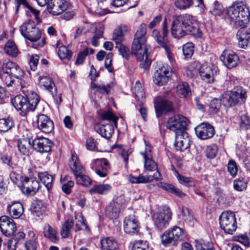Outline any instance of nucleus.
Instances as JSON below:
<instances>
[{
  "instance_id": "6e6552de",
  "label": "nucleus",
  "mask_w": 250,
  "mask_h": 250,
  "mask_svg": "<svg viewBox=\"0 0 250 250\" xmlns=\"http://www.w3.org/2000/svg\"><path fill=\"white\" fill-rule=\"evenodd\" d=\"M183 229L175 226L166 231L161 237L162 244L167 247L170 245L176 246L184 238Z\"/></svg>"
},
{
  "instance_id": "5701e85b",
  "label": "nucleus",
  "mask_w": 250,
  "mask_h": 250,
  "mask_svg": "<svg viewBox=\"0 0 250 250\" xmlns=\"http://www.w3.org/2000/svg\"><path fill=\"white\" fill-rule=\"evenodd\" d=\"M66 0H50L47 6L48 12L53 15H58L66 10Z\"/></svg>"
},
{
  "instance_id": "c756f323",
  "label": "nucleus",
  "mask_w": 250,
  "mask_h": 250,
  "mask_svg": "<svg viewBox=\"0 0 250 250\" xmlns=\"http://www.w3.org/2000/svg\"><path fill=\"white\" fill-rule=\"evenodd\" d=\"M7 208L9 214L13 218H19L24 211L23 205L20 202H13L8 205Z\"/></svg>"
},
{
  "instance_id": "473e14b6",
  "label": "nucleus",
  "mask_w": 250,
  "mask_h": 250,
  "mask_svg": "<svg viewBox=\"0 0 250 250\" xmlns=\"http://www.w3.org/2000/svg\"><path fill=\"white\" fill-rule=\"evenodd\" d=\"M123 198L122 197H118L115 200L111 202L109 206L107 208V211L111 213V214L109 215L111 217L113 218L117 216L122 205L121 202Z\"/></svg>"
},
{
  "instance_id": "de8ad7c7",
  "label": "nucleus",
  "mask_w": 250,
  "mask_h": 250,
  "mask_svg": "<svg viewBox=\"0 0 250 250\" xmlns=\"http://www.w3.org/2000/svg\"><path fill=\"white\" fill-rule=\"evenodd\" d=\"M74 225L73 221L71 219H68L65 221L62 226L61 231V234L63 238H67L68 237L70 229Z\"/></svg>"
},
{
  "instance_id": "72a5a7b5",
  "label": "nucleus",
  "mask_w": 250,
  "mask_h": 250,
  "mask_svg": "<svg viewBox=\"0 0 250 250\" xmlns=\"http://www.w3.org/2000/svg\"><path fill=\"white\" fill-rule=\"evenodd\" d=\"M141 154L143 156L145 160L144 166L145 169L149 171L157 170V164L150 158L151 157L150 149L147 151L146 149V151L144 153H141Z\"/></svg>"
},
{
  "instance_id": "603ef678",
  "label": "nucleus",
  "mask_w": 250,
  "mask_h": 250,
  "mask_svg": "<svg viewBox=\"0 0 250 250\" xmlns=\"http://www.w3.org/2000/svg\"><path fill=\"white\" fill-rule=\"evenodd\" d=\"M68 177L67 176H65L63 179H61V182L62 183V190L66 194H69L71 192V188L74 186V183L73 181L68 180Z\"/></svg>"
},
{
  "instance_id": "dca6fc26",
  "label": "nucleus",
  "mask_w": 250,
  "mask_h": 250,
  "mask_svg": "<svg viewBox=\"0 0 250 250\" xmlns=\"http://www.w3.org/2000/svg\"><path fill=\"white\" fill-rule=\"evenodd\" d=\"M220 60L229 69L237 66L240 62L238 56L234 51L229 50L223 51L220 56Z\"/></svg>"
},
{
  "instance_id": "aec40b11",
  "label": "nucleus",
  "mask_w": 250,
  "mask_h": 250,
  "mask_svg": "<svg viewBox=\"0 0 250 250\" xmlns=\"http://www.w3.org/2000/svg\"><path fill=\"white\" fill-rule=\"evenodd\" d=\"M27 34L26 39L32 42V46L33 48H38L42 47L46 43L45 39L42 35V31L37 27L34 28L29 34Z\"/></svg>"
},
{
  "instance_id": "2f4dec72",
  "label": "nucleus",
  "mask_w": 250,
  "mask_h": 250,
  "mask_svg": "<svg viewBox=\"0 0 250 250\" xmlns=\"http://www.w3.org/2000/svg\"><path fill=\"white\" fill-rule=\"evenodd\" d=\"M102 250H119L117 241L113 237H107L101 239Z\"/></svg>"
},
{
  "instance_id": "a19ab883",
  "label": "nucleus",
  "mask_w": 250,
  "mask_h": 250,
  "mask_svg": "<svg viewBox=\"0 0 250 250\" xmlns=\"http://www.w3.org/2000/svg\"><path fill=\"white\" fill-rule=\"evenodd\" d=\"M37 26L34 21L29 20L23 23L20 28V31L21 34L25 38H26L27 34H29V32L32 31L34 28H36Z\"/></svg>"
},
{
  "instance_id": "c9c22d12",
  "label": "nucleus",
  "mask_w": 250,
  "mask_h": 250,
  "mask_svg": "<svg viewBox=\"0 0 250 250\" xmlns=\"http://www.w3.org/2000/svg\"><path fill=\"white\" fill-rule=\"evenodd\" d=\"M157 186L169 192H170L172 194H175V195L179 197L180 198H183L185 196L184 193H183L182 191H181L179 189L176 188L173 185L163 183V182H159L157 183Z\"/></svg>"
},
{
  "instance_id": "680f3d73",
  "label": "nucleus",
  "mask_w": 250,
  "mask_h": 250,
  "mask_svg": "<svg viewBox=\"0 0 250 250\" xmlns=\"http://www.w3.org/2000/svg\"><path fill=\"white\" fill-rule=\"evenodd\" d=\"M90 86L93 90L102 94H108L109 92V90L107 88V87L103 83L98 84L92 83Z\"/></svg>"
},
{
  "instance_id": "39448f33",
  "label": "nucleus",
  "mask_w": 250,
  "mask_h": 250,
  "mask_svg": "<svg viewBox=\"0 0 250 250\" xmlns=\"http://www.w3.org/2000/svg\"><path fill=\"white\" fill-rule=\"evenodd\" d=\"M69 166L71 171L75 176L77 184L88 187L92 184V180L87 175L83 174L85 169L78 158L75 152L71 153Z\"/></svg>"
},
{
  "instance_id": "09e8293b",
  "label": "nucleus",
  "mask_w": 250,
  "mask_h": 250,
  "mask_svg": "<svg viewBox=\"0 0 250 250\" xmlns=\"http://www.w3.org/2000/svg\"><path fill=\"white\" fill-rule=\"evenodd\" d=\"M153 79V82L156 84L162 86L166 84L169 81L170 78L168 76H164V75L161 74H160L158 72H155Z\"/></svg>"
},
{
  "instance_id": "bf43d9fd",
  "label": "nucleus",
  "mask_w": 250,
  "mask_h": 250,
  "mask_svg": "<svg viewBox=\"0 0 250 250\" xmlns=\"http://www.w3.org/2000/svg\"><path fill=\"white\" fill-rule=\"evenodd\" d=\"M58 55L61 60L67 59L70 60L71 58V53L65 46H61L58 50Z\"/></svg>"
},
{
  "instance_id": "6e6d98bb",
  "label": "nucleus",
  "mask_w": 250,
  "mask_h": 250,
  "mask_svg": "<svg viewBox=\"0 0 250 250\" xmlns=\"http://www.w3.org/2000/svg\"><path fill=\"white\" fill-rule=\"evenodd\" d=\"M175 6L180 10H185L189 8L193 5L192 0H176Z\"/></svg>"
},
{
  "instance_id": "3c124183",
  "label": "nucleus",
  "mask_w": 250,
  "mask_h": 250,
  "mask_svg": "<svg viewBox=\"0 0 250 250\" xmlns=\"http://www.w3.org/2000/svg\"><path fill=\"white\" fill-rule=\"evenodd\" d=\"M155 72H158L159 74L164 75V76H168L170 78L172 75V69L170 66L167 64H160Z\"/></svg>"
},
{
  "instance_id": "4d7b16f0",
  "label": "nucleus",
  "mask_w": 250,
  "mask_h": 250,
  "mask_svg": "<svg viewBox=\"0 0 250 250\" xmlns=\"http://www.w3.org/2000/svg\"><path fill=\"white\" fill-rule=\"evenodd\" d=\"M12 77L8 72H6V71H3L2 69V71L0 72V78L7 86H11L13 83L14 80Z\"/></svg>"
},
{
  "instance_id": "052dcab7",
  "label": "nucleus",
  "mask_w": 250,
  "mask_h": 250,
  "mask_svg": "<svg viewBox=\"0 0 250 250\" xmlns=\"http://www.w3.org/2000/svg\"><path fill=\"white\" fill-rule=\"evenodd\" d=\"M183 54L187 58H190L194 52V45L191 42H188L183 46Z\"/></svg>"
},
{
  "instance_id": "5fc2aeb1",
  "label": "nucleus",
  "mask_w": 250,
  "mask_h": 250,
  "mask_svg": "<svg viewBox=\"0 0 250 250\" xmlns=\"http://www.w3.org/2000/svg\"><path fill=\"white\" fill-rule=\"evenodd\" d=\"M176 176L179 182L183 185L187 187H192L194 185V183L191 177H186L178 173H177Z\"/></svg>"
},
{
  "instance_id": "7ed1b4c3",
  "label": "nucleus",
  "mask_w": 250,
  "mask_h": 250,
  "mask_svg": "<svg viewBox=\"0 0 250 250\" xmlns=\"http://www.w3.org/2000/svg\"><path fill=\"white\" fill-rule=\"evenodd\" d=\"M197 19L192 15L185 14L177 16L172 22L171 35L174 38H181L187 35L189 24H197Z\"/></svg>"
},
{
  "instance_id": "774afa93",
  "label": "nucleus",
  "mask_w": 250,
  "mask_h": 250,
  "mask_svg": "<svg viewBox=\"0 0 250 250\" xmlns=\"http://www.w3.org/2000/svg\"><path fill=\"white\" fill-rule=\"evenodd\" d=\"M37 246V237L35 236L32 239L27 241L25 243V247L27 250H36Z\"/></svg>"
},
{
  "instance_id": "f704fd0d",
  "label": "nucleus",
  "mask_w": 250,
  "mask_h": 250,
  "mask_svg": "<svg viewBox=\"0 0 250 250\" xmlns=\"http://www.w3.org/2000/svg\"><path fill=\"white\" fill-rule=\"evenodd\" d=\"M112 187L108 184H103L94 185L90 190L91 194L98 193L101 195H105L111 191Z\"/></svg>"
},
{
  "instance_id": "37998d69",
  "label": "nucleus",
  "mask_w": 250,
  "mask_h": 250,
  "mask_svg": "<svg viewBox=\"0 0 250 250\" xmlns=\"http://www.w3.org/2000/svg\"><path fill=\"white\" fill-rule=\"evenodd\" d=\"M128 180L133 184L147 183L151 182V177L142 174L138 176L130 175L128 177Z\"/></svg>"
},
{
  "instance_id": "393cba45",
  "label": "nucleus",
  "mask_w": 250,
  "mask_h": 250,
  "mask_svg": "<svg viewBox=\"0 0 250 250\" xmlns=\"http://www.w3.org/2000/svg\"><path fill=\"white\" fill-rule=\"evenodd\" d=\"M3 71H6L13 77L21 79L24 75L23 71L16 63L10 61H5L2 67Z\"/></svg>"
},
{
  "instance_id": "4be33fe9",
  "label": "nucleus",
  "mask_w": 250,
  "mask_h": 250,
  "mask_svg": "<svg viewBox=\"0 0 250 250\" xmlns=\"http://www.w3.org/2000/svg\"><path fill=\"white\" fill-rule=\"evenodd\" d=\"M197 136L202 140L212 138L215 133L213 127L207 123H202L195 128Z\"/></svg>"
},
{
  "instance_id": "a18cd8bd",
  "label": "nucleus",
  "mask_w": 250,
  "mask_h": 250,
  "mask_svg": "<svg viewBox=\"0 0 250 250\" xmlns=\"http://www.w3.org/2000/svg\"><path fill=\"white\" fill-rule=\"evenodd\" d=\"M4 50L6 54L12 57H16L18 53V48L12 41H8L6 43Z\"/></svg>"
},
{
  "instance_id": "b1692460",
  "label": "nucleus",
  "mask_w": 250,
  "mask_h": 250,
  "mask_svg": "<svg viewBox=\"0 0 250 250\" xmlns=\"http://www.w3.org/2000/svg\"><path fill=\"white\" fill-rule=\"evenodd\" d=\"M189 138L188 133L185 131L175 134V142L174 146L179 151H183L188 149L189 146Z\"/></svg>"
},
{
  "instance_id": "bb28decb",
  "label": "nucleus",
  "mask_w": 250,
  "mask_h": 250,
  "mask_svg": "<svg viewBox=\"0 0 250 250\" xmlns=\"http://www.w3.org/2000/svg\"><path fill=\"white\" fill-rule=\"evenodd\" d=\"M240 27L237 33L238 45L240 48H246L250 46V28Z\"/></svg>"
},
{
  "instance_id": "2eb2a0df",
  "label": "nucleus",
  "mask_w": 250,
  "mask_h": 250,
  "mask_svg": "<svg viewBox=\"0 0 250 250\" xmlns=\"http://www.w3.org/2000/svg\"><path fill=\"white\" fill-rule=\"evenodd\" d=\"M39 188L40 183L35 178L26 177L22 181L21 189L24 194L34 195L38 191Z\"/></svg>"
},
{
  "instance_id": "1a4fd4ad",
  "label": "nucleus",
  "mask_w": 250,
  "mask_h": 250,
  "mask_svg": "<svg viewBox=\"0 0 250 250\" xmlns=\"http://www.w3.org/2000/svg\"><path fill=\"white\" fill-rule=\"evenodd\" d=\"M193 67L198 70L201 79L208 83H212L215 77L219 74V70L216 66L212 64L200 65L198 62H194L192 64Z\"/></svg>"
},
{
  "instance_id": "49530a36",
  "label": "nucleus",
  "mask_w": 250,
  "mask_h": 250,
  "mask_svg": "<svg viewBox=\"0 0 250 250\" xmlns=\"http://www.w3.org/2000/svg\"><path fill=\"white\" fill-rule=\"evenodd\" d=\"M195 247L196 250H210L214 249L211 242L203 240H195Z\"/></svg>"
},
{
  "instance_id": "0eeeda50",
  "label": "nucleus",
  "mask_w": 250,
  "mask_h": 250,
  "mask_svg": "<svg viewBox=\"0 0 250 250\" xmlns=\"http://www.w3.org/2000/svg\"><path fill=\"white\" fill-rule=\"evenodd\" d=\"M162 29V36H161L160 32L158 30L154 29L152 31V36L157 42L165 49L168 60L173 64L174 60L173 57V55L171 52L172 46L169 43H167V40L168 30L167 27V20L166 18L164 19L163 22Z\"/></svg>"
},
{
  "instance_id": "ea45409f",
  "label": "nucleus",
  "mask_w": 250,
  "mask_h": 250,
  "mask_svg": "<svg viewBox=\"0 0 250 250\" xmlns=\"http://www.w3.org/2000/svg\"><path fill=\"white\" fill-rule=\"evenodd\" d=\"M44 235L48 238L53 243H57L58 240V237L57 236L56 231L49 225H46L43 229Z\"/></svg>"
},
{
  "instance_id": "8fccbe9b",
  "label": "nucleus",
  "mask_w": 250,
  "mask_h": 250,
  "mask_svg": "<svg viewBox=\"0 0 250 250\" xmlns=\"http://www.w3.org/2000/svg\"><path fill=\"white\" fill-rule=\"evenodd\" d=\"M94 52V50L93 49L86 48L78 54L75 63L77 64H82L86 56L88 54H93Z\"/></svg>"
},
{
  "instance_id": "79ce46f5",
  "label": "nucleus",
  "mask_w": 250,
  "mask_h": 250,
  "mask_svg": "<svg viewBox=\"0 0 250 250\" xmlns=\"http://www.w3.org/2000/svg\"><path fill=\"white\" fill-rule=\"evenodd\" d=\"M38 176L46 188L48 190L50 189L52 186L54 178L53 175L49 174L47 172H44L39 173Z\"/></svg>"
},
{
  "instance_id": "e2e57ef3",
  "label": "nucleus",
  "mask_w": 250,
  "mask_h": 250,
  "mask_svg": "<svg viewBox=\"0 0 250 250\" xmlns=\"http://www.w3.org/2000/svg\"><path fill=\"white\" fill-rule=\"evenodd\" d=\"M26 8H27V10L26 11V15L28 17H31L33 15L37 22H40L41 21L39 18L40 11L33 8L29 4L27 6Z\"/></svg>"
},
{
  "instance_id": "58836bf2",
  "label": "nucleus",
  "mask_w": 250,
  "mask_h": 250,
  "mask_svg": "<svg viewBox=\"0 0 250 250\" xmlns=\"http://www.w3.org/2000/svg\"><path fill=\"white\" fill-rule=\"evenodd\" d=\"M46 207L41 201H35L31 208V212L33 215L39 216L46 210Z\"/></svg>"
},
{
  "instance_id": "69168bd1",
  "label": "nucleus",
  "mask_w": 250,
  "mask_h": 250,
  "mask_svg": "<svg viewBox=\"0 0 250 250\" xmlns=\"http://www.w3.org/2000/svg\"><path fill=\"white\" fill-rule=\"evenodd\" d=\"M240 127L242 129L250 128V119L246 114H242L240 118Z\"/></svg>"
},
{
  "instance_id": "c85d7f7f",
  "label": "nucleus",
  "mask_w": 250,
  "mask_h": 250,
  "mask_svg": "<svg viewBox=\"0 0 250 250\" xmlns=\"http://www.w3.org/2000/svg\"><path fill=\"white\" fill-rule=\"evenodd\" d=\"M39 84L40 87L47 90L53 97L57 95V88L54 83L47 76H40L38 78Z\"/></svg>"
},
{
  "instance_id": "4468645a",
  "label": "nucleus",
  "mask_w": 250,
  "mask_h": 250,
  "mask_svg": "<svg viewBox=\"0 0 250 250\" xmlns=\"http://www.w3.org/2000/svg\"><path fill=\"white\" fill-rule=\"evenodd\" d=\"M154 107L158 117L173 110L172 103L166 98L158 96L154 99Z\"/></svg>"
},
{
  "instance_id": "e433bc0d",
  "label": "nucleus",
  "mask_w": 250,
  "mask_h": 250,
  "mask_svg": "<svg viewBox=\"0 0 250 250\" xmlns=\"http://www.w3.org/2000/svg\"><path fill=\"white\" fill-rule=\"evenodd\" d=\"M176 93L180 98H188L191 95V90L187 82H182L176 86Z\"/></svg>"
},
{
  "instance_id": "f03ea898",
  "label": "nucleus",
  "mask_w": 250,
  "mask_h": 250,
  "mask_svg": "<svg viewBox=\"0 0 250 250\" xmlns=\"http://www.w3.org/2000/svg\"><path fill=\"white\" fill-rule=\"evenodd\" d=\"M40 101V97L33 91H27L25 96L21 95L16 96L12 100L13 106L17 110L21 111V116H25L29 112L36 109Z\"/></svg>"
},
{
  "instance_id": "423d86ee",
  "label": "nucleus",
  "mask_w": 250,
  "mask_h": 250,
  "mask_svg": "<svg viewBox=\"0 0 250 250\" xmlns=\"http://www.w3.org/2000/svg\"><path fill=\"white\" fill-rule=\"evenodd\" d=\"M247 91L241 86H237L233 90L228 91L222 95L221 102L226 107H229L236 105L246 98Z\"/></svg>"
},
{
  "instance_id": "f8f14e48",
  "label": "nucleus",
  "mask_w": 250,
  "mask_h": 250,
  "mask_svg": "<svg viewBox=\"0 0 250 250\" xmlns=\"http://www.w3.org/2000/svg\"><path fill=\"white\" fill-rule=\"evenodd\" d=\"M171 215L170 208L168 207L157 212L154 213L153 217L154 226L159 230L166 229L169 225Z\"/></svg>"
},
{
  "instance_id": "f3484780",
  "label": "nucleus",
  "mask_w": 250,
  "mask_h": 250,
  "mask_svg": "<svg viewBox=\"0 0 250 250\" xmlns=\"http://www.w3.org/2000/svg\"><path fill=\"white\" fill-rule=\"evenodd\" d=\"M91 168L101 177H105L110 169L108 161L105 159H96L92 161Z\"/></svg>"
},
{
  "instance_id": "a878e982",
  "label": "nucleus",
  "mask_w": 250,
  "mask_h": 250,
  "mask_svg": "<svg viewBox=\"0 0 250 250\" xmlns=\"http://www.w3.org/2000/svg\"><path fill=\"white\" fill-rule=\"evenodd\" d=\"M124 229L128 234H135L139 231V222L134 215H129L124 220Z\"/></svg>"
},
{
  "instance_id": "4c0bfd02",
  "label": "nucleus",
  "mask_w": 250,
  "mask_h": 250,
  "mask_svg": "<svg viewBox=\"0 0 250 250\" xmlns=\"http://www.w3.org/2000/svg\"><path fill=\"white\" fill-rule=\"evenodd\" d=\"M146 25L141 24L138 27L133 42H146Z\"/></svg>"
},
{
  "instance_id": "20e7f679",
  "label": "nucleus",
  "mask_w": 250,
  "mask_h": 250,
  "mask_svg": "<svg viewBox=\"0 0 250 250\" xmlns=\"http://www.w3.org/2000/svg\"><path fill=\"white\" fill-rule=\"evenodd\" d=\"M100 115L102 119V122L97 128V132L102 137L108 139L111 137L114 132L112 123L116 126L118 118L110 110L102 111Z\"/></svg>"
},
{
  "instance_id": "338daca9",
  "label": "nucleus",
  "mask_w": 250,
  "mask_h": 250,
  "mask_svg": "<svg viewBox=\"0 0 250 250\" xmlns=\"http://www.w3.org/2000/svg\"><path fill=\"white\" fill-rule=\"evenodd\" d=\"M218 152V147L215 145L209 146L206 149V156L209 159L215 158Z\"/></svg>"
},
{
  "instance_id": "7c9ffc66",
  "label": "nucleus",
  "mask_w": 250,
  "mask_h": 250,
  "mask_svg": "<svg viewBox=\"0 0 250 250\" xmlns=\"http://www.w3.org/2000/svg\"><path fill=\"white\" fill-rule=\"evenodd\" d=\"M33 138H24L19 139L18 141L17 146L20 152L25 155H29L30 150L32 148V140Z\"/></svg>"
},
{
  "instance_id": "c03bdc74",
  "label": "nucleus",
  "mask_w": 250,
  "mask_h": 250,
  "mask_svg": "<svg viewBox=\"0 0 250 250\" xmlns=\"http://www.w3.org/2000/svg\"><path fill=\"white\" fill-rule=\"evenodd\" d=\"M14 125L11 118H3L0 119V132H5L11 129Z\"/></svg>"
},
{
  "instance_id": "864d4df0",
  "label": "nucleus",
  "mask_w": 250,
  "mask_h": 250,
  "mask_svg": "<svg viewBox=\"0 0 250 250\" xmlns=\"http://www.w3.org/2000/svg\"><path fill=\"white\" fill-rule=\"evenodd\" d=\"M76 230L85 229L87 228L86 220L84 219L83 215L78 213L75 215Z\"/></svg>"
},
{
  "instance_id": "13d9d810",
  "label": "nucleus",
  "mask_w": 250,
  "mask_h": 250,
  "mask_svg": "<svg viewBox=\"0 0 250 250\" xmlns=\"http://www.w3.org/2000/svg\"><path fill=\"white\" fill-rule=\"evenodd\" d=\"M132 250H152L147 241L139 240L133 245Z\"/></svg>"
},
{
  "instance_id": "ddd939ff",
  "label": "nucleus",
  "mask_w": 250,
  "mask_h": 250,
  "mask_svg": "<svg viewBox=\"0 0 250 250\" xmlns=\"http://www.w3.org/2000/svg\"><path fill=\"white\" fill-rule=\"evenodd\" d=\"M188 119L181 115H175L169 118L167 127L174 131L175 134L185 131L184 129L188 125Z\"/></svg>"
},
{
  "instance_id": "f257e3e1",
  "label": "nucleus",
  "mask_w": 250,
  "mask_h": 250,
  "mask_svg": "<svg viewBox=\"0 0 250 250\" xmlns=\"http://www.w3.org/2000/svg\"><path fill=\"white\" fill-rule=\"evenodd\" d=\"M227 19L237 28L245 27L250 19L249 8L243 3H235L227 9Z\"/></svg>"
},
{
  "instance_id": "412c9836",
  "label": "nucleus",
  "mask_w": 250,
  "mask_h": 250,
  "mask_svg": "<svg viewBox=\"0 0 250 250\" xmlns=\"http://www.w3.org/2000/svg\"><path fill=\"white\" fill-rule=\"evenodd\" d=\"M135 97L140 105L139 112L143 120L146 121L147 119V111L146 108L142 106L145 101V93L142 88L141 83L139 81H137L134 87Z\"/></svg>"
},
{
  "instance_id": "a211bd4d",
  "label": "nucleus",
  "mask_w": 250,
  "mask_h": 250,
  "mask_svg": "<svg viewBox=\"0 0 250 250\" xmlns=\"http://www.w3.org/2000/svg\"><path fill=\"white\" fill-rule=\"evenodd\" d=\"M52 146V142L46 138L36 137L32 140V148L41 153L50 151Z\"/></svg>"
},
{
  "instance_id": "9d476101",
  "label": "nucleus",
  "mask_w": 250,
  "mask_h": 250,
  "mask_svg": "<svg viewBox=\"0 0 250 250\" xmlns=\"http://www.w3.org/2000/svg\"><path fill=\"white\" fill-rule=\"evenodd\" d=\"M219 224L225 233L233 234L237 227L235 213L230 211L222 212L219 217Z\"/></svg>"
},
{
  "instance_id": "cd10ccee",
  "label": "nucleus",
  "mask_w": 250,
  "mask_h": 250,
  "mask_svg": "<svg viewBox=\"0 0 250 250\" xmlns=\"http://www.w3.org/2000/svg\"><path fill=\"white\" fill-rule=\"evenodd\" d=\"M37 124L39 128L43 132L49 133L53 130V122L45 115L41 114L38 116Z\"/></svg>"
},
{
  "instance_id": "0e129e2a",
  "label": "nucleus",
  "mask_w": 250,
  "mask_h": 250,
  "mask_svg": "<svg viewBox=\"0 0 250 250\" xmlns=\"http://www.w3.org/2000/svg\"><path fill=\"white\" fill-rule=\"evenodd\" d=\"M246 183L243 178L236 179L233 182L234 188L237 191H243L246 188Z\"/></svg>"
},
{
  "instance_id": "9b49d317",
  "label": "nucleus",
  "mask_w": 250,
  "mask_h": 250,
  "mask_svg": "<svg viewBox=\"0 0 250 250\" xmlns=\"http://www.w3.org/2000/svg\"><path fill=\"white\" fill-rule=\"evenodd\" d=\"M146 43L132 42V53L135 56L138 62H142L145 60V62L141 64V65L142 68L147 69L150 65L151 61L148 59V48Z\"/></svg>"
},
{
  "instance_id": "6ab92c4d",
  "label": "nucleus",
  "mask_w": 250,
  "mask_h": 250,
  "mask_svg": "<svg viewBox=\"0 0 250 250\" xmlns=\"http://www.w3.org/2000/svg\"><path fill=\"white\" fill-rule=\"evenodd\" d=\"M0 229L6 236L13 235L17 230L16 224L12 219L7 216L0 217Z\"/></svg>"
}]
</instances>
